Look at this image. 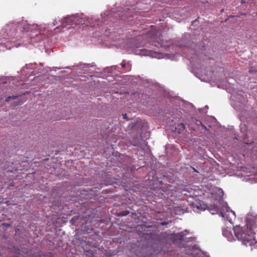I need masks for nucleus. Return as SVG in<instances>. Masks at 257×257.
Segmentation results:
<instances>
[{"label": "nucleus", "instance_id": "1", "mask_svg": "<svg viewBox=\"0 0 257 257\" xmlns=\"http://www.w3.org/2000/svg\"><path fill=\"white\" fill-rule=\"evenodd\" d=\"M257 228V215L247 214L244 226L236 225L233 228L235 236L238 240L246 246L251 247V250L257 248V241L255 240L254 229Z\"/></svg>", "mask_w": 257, "mask_h": 257}, {"label": "nucleus", "instance_id": "2", "mask_svg": "<svg viewBox=\"0 0 257 257\" xmlns=\"http://www.w3.org/2000/svg\"><path fill=\"white\" fill-rule=\"evenodd\" d=\"M8 28L15 29L16 30V33L19 32H28L29 31L32 32V34L29 35L30 39L36 40H41L44 38V36L39 31L37 25H31L28 24L26 22H23L18 24L11 23L8 25Z\"/></svg>", "mask_w": 257, "mask_h": 257}, {"label": "nucleus", "instance_id": "3", "mask_svg": "<svg viewBox=\"0 0 257 257\" xmlns=\"http://www.w3.org/2000/svg\"><path fill=\"white\" fill-rule=\"evenodd\" d=\"M78 21V17L76 16H68L62 19L61 21V27L65 28L69 25H76Z\"/></svg>", "mask_w": 257, "mask_h": 257}, {"label": "nucleus", "instance_id": "4", "mask_svg": "<svg viewBox=\"0 0 257 257\" xmlns=\"http://www.w3.org/2000/svg\"><path fill=\"white\" fill-rule=\"evenodd\" d=\"M78 21V17L76 16H68L62 19L61 21V27L65 28L69 25H76Z\"/></svg>", "mask_w": 257, "mask_h": 257}, {"label": "nucleus", "instance_id": "5", "mask_svg": "<svg viewBox=\"0 0 257 257\" xmlns=\"http://www.w3.org/2000/svg\"><path fill=\"white\" fill-rule=\"evenodd\" d=\"M18 96H9L7 98V99H6V100L7 101H9V100H10V99H16Z\"/></svg>", "mask_w": 257, "mask_h": 257}, {"label": "nucleus", "instance_id": "6", "mask_svg": "<svg viewBox=\"0 0 257 257\" xmlns=\"http://www.w3.org/2000/svg\"><path fill=\"white\" fill-rule=\"evenodd\" d=\"M179 126L180 127V129L182 131H184L185 129V126L183 123H180Z\"/></svg>", "mask_w": 257, "mask_h": 257}, {"label": "nucleus", "instance_id": "7", "mask_svg": "<svg viewBox=\"0 0 257 257\" xmlns=\"http://www.w3.org/2000/svg\"><path fill=\"white\" fill-rule=\"evenodd\" d=\"M122 117H123V119H126L127 120H128L129 119L128 118V116H127V114L126 113L123 114H122Z\"/></svg>", "mask_w": 257, "mask_h": 257}, {"label": "nucleus", "instance_id": "8", "mask_svg": "<svg viewBox=\"0 0 257 257\" xmlns=\"http://www.w3.org/2000/svg\"><path fill=\"white\" fill-rule=\"evenodd\" d=\"M41 255L40 254V253H37L36 254H33L32 257H41Z\"/></svg>", "mask_w": 257, "mask_h": 257}, {"label": "nucleus", "instance_id": "9", "mask_svg": "<svg viewBox=\"0 0 257 257\" xmlns=\"http://www.w3.org/2000/svg\"><path fill=\"white\" fill-rule=\"evenodd\" d=\"M135 123L132 122L131 124H130L129 126L131 127V128H133L135 126Z\"/></svg>", "mask_w": 257, "mask_h": 257}, {"label": "nucleus", "instance_id": "10", "mask_svg": "<svg viewBox=\"0 0 257 257\" xmlns=\"http://www.w3.org/2000/svg\"><path fill=\"white\" fill-rule=\"evenodd\" d=\"M57 24H58V23H57V20L56 19L54 20L53 22V25L54 26H56Z\"/></svg>", "mask_w": 257, "mask_h": 257}, {"label": "nucleus", "instance_id": "11", "mask_svg": "<svg viewBox=\"0 0 257 257\" xmlns=\"http://www.w3.org/2000/svg\"><path fill=\"white\" fill-rule=\"evenodd\" d=\"M129 213V212L128 211H125V212H123L121 214L122 215H126L127 214H128Z\"/></svg>", "mask_w": 257, "mask_h": 257}, {"label": "nucleus", "instance_id": "12", "mask_svg": "<svg viewBox=\"0 0 257 257\" xmlns=\"http://www.w3.org/2000/svg\"><path fill=\"white\" fill-rule=\"evenodd\" d=\"M70 222L72 223V224H73L74 222H75V219L74 218H72L71 220H70Z\"/></svg>", "mask_w": 257, "mask_h": 257}, {"label": "nucleus", "instance_id": "13", "mask_svg": "<svg viewBox=\"0 0 257 257\" xmlns=\"http://www.w3.org/2000/svg\"><path fill=\"white\" fill-rule=\"evenodd\" d=\"M125 64L124 63H122V64H121V67H123H123H125Z\"/></svg>", "mask_w": 257, "mask_h": 257}, {"label": "nucleus", "instance_id": "14", "mask_svg": "<svg viewBox=\"0 0 257 257\" xmlns=\"http://www.w3.org/2000/svg\"><path fill=\"white\" fill-rule=\"evenodd\" d=\"M22 103V102H20L18 103L16 105H20V104H21Z\"/></svg>", "mask_w": 257, "mask_h": 257}, {"label": "nucleus", "instance_id": "15", "mask_svg": "<svg viewBox=\"0 0 257 257\" xmlns=\"http://www.w3.org/2000/svg\"><path fill=\"white\" fill-rule=\"evenodd\" d=\"M252 71H253L252 70V69H250L249 70V72H252Z\"/></svg>", "mask_w": 257, "mask_h": 257}, {"label": "nucleus", "instance_id": "16", "mask_svg": "<svg viewBox=\"0 0 257 257\" xmlns=\"http://www.w3.org/2000/svg\"><path fill=\"white\" fill-rule=\"evenodd\" d=\"M241 3H245V2H244L243 0H241Z\"/></svg>", "mask_w": 257, "mask_h": 257}, {"label": "nucleus", "instance_id": "17", "mask_svg": "<svg viewBox=\"0 0 257 257\" xmlns=\"http://www.w3.org/2000/svg\"><path fill=\"white\" fill-rule=\"evenodd\" d=\"M0 257H2V255H1V254H0Z\"/></svg>", "mask_w": 257, "mask_h": 257}]
</instances>
